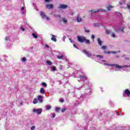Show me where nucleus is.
Returning a JSON list of instances; mask_svg holds the SVG:
<instances>
[{"instance_id": "19", "label": "nucleus", "mask_w": 130, "mask_h": 130, "mask_svg": "<svg viewBox=\"0 0 130 130\" xmlns=\"http://www.w3.org/2000/svg\"><path fill=\"white\" fill-rule=\"evenodd\" d=\"M32 35L34 38H35L36 39H37V38H38V36L37 35V34L33 33Z\"/></svg>"}, {"instance_id": "53", "label": "nucleus", "mask_w": 130, "mask_h": 130, "mask_svg": "<svg viewBox=\"0 0 130 130\" xmlns=\"http://www.w3.org/2000/svg\"><path fill=\"white\" fill-rule=\"evenodd\" d=\"M119 16H122V15H121V13H119Z\"/></svg>"}, {"instance_id": "30", "label": "nucleus", "mask_w": 130, "mask_h": 130, "mask_svg": "<svg viewBox=\"0 0 130 130\" xmlns=\"http://www.w3.org/2000/svg\"><path fill=\"white\" fill-rule=\"evenodd\" d=\"M59 110H60V108H56V109H55L56 112H58V111H59Z\"/></svg>"}, {"instance_id": "54", "label": "nucleus", "mask_w": 130, "mask_h": 130, "mask_svg": "<svg viewBox=\"0 0 130 130\" xmlns=\"http://www.w3.org/2000/svg\"><path fill=\"white\" fill-rule=\"evenodd\" d=\"M119 5H121V3L119 2Z\"/></svg>"}, {"instance_id": "31", "label": "nucleus", "mask_w": 130, "mask_h": 130, "mask_svg": "<svg viewBox=\"0 0 130 130\" xmlns=\"http://www.w3.org/2000/svg\"><path fill=\"white\" fill-rule=\"evenodd\" d=\"M20 29L21 30V31H22V32H24V31H25V28H24L23 27V26H21L20 28Z\"/></svg>"}, {"instance_id": "16", "label": "nucleus", "mask_w": 130, "mask_h": 130, "mask_svg": "<svg viewBox=\"0 0 130 130\" xmlns=\"http://www.w3.org/2000/svg\"><path fill=\"white\" fill-rule=\"evenodd\" d=\"M40 93L43 94H45V90H44V88H41L40 90Z\"/></svg>"}, {"instance_id": "27", "label": "nucleus", "mask_w": 130, "mask_h": 130, "mask_svg": "<svg viewBox=\"0 0 130 130\" xmlns=\"http://www.w3.org/2000/svg\"><path fill=\"white\" fill-rule=\"evenodd\" d=\"M101 48L103 50H105V49H106V48H107V46H102Z\"/></svg>"}, {"instance_id": "40", "label": "nucleus", "mask_w": 130, "mask_h": 130, "mask_svg": "<svg viewBox=\"0 0 130 130\" xmlns=\"http://www.w3.org/2000/svg\"><path fill=\"white\" fill-rule=\"evenodd\" d=\"M127 8L128 10H129V11H130V5H128L127 6Z\"/></svg>"}, {"instance_id": "17", "label": "nucleus", "mask_w": 130, "mask_h": 130, "mask_svg": "<svg viewBox=\"0 0 130 130\" xmlns=\"http://www.w3.org/2000/svg\"><path fill=\"white\" fill-rule=\"evenodd\" d=\"M77 21L79 23H80V22H82V18H81L79 16H78L77 17Z\"/></svg>"}, {"instance_id": "9", "label": "nucleus", "mask_w": 130, "mask_h": 130, "mask_svg": "<svg viewBox=\"0 0 130 130\" xmlns=\"http://www.w3.org/2000/svg\"><path fill=\"white\" fill-rule=\"evenodd\" d=\"M69 8V5L62 4L59 6V9H62V10H66Z\"/></svg>"}, {"instance_id": "32", "label": "nucleus", "mask_w": 130, "mask_h": 130, "mask_svg": "<svg viewBox=\"0 0 130 130\" xmlns=\"http://www.w3.org/2000/svg\"><path fill=\"white\" fill-rule=\"evenodd\" d=\"M47 63L49 65V66H51V61L48 60L47 61Z\"/></svg>"}, {"instance_id": "41", "label": "nucleus", "mask_w": 130, "mask_h": 130, "mask_svg": "<svg viewBox=\"0 0 130 130\" xmlns=\"http://www.w3.org/2000/svg\"><path fill=\"white\" fill-rule=\"evenodd\" d=\"M69 40L71 42V43H74V40H73L72 39H70Z\"/></svg>"}, {"instance_id": "44", "label": "nucleus", "mask_w": 130, "mask_h": 130, "mask_svg": "<svg viewBox=\"0 0 130 130\" xmlns=\"http://www.w3.org/2000/svg\"><path fill=\"white\" fill-rule=\"evenodd\" d=\"M51 1H52V0H45L46 3H49V2H51Z\"/></svg>"}, {"instance_id": "13", "label": "nucleus", "mask_w": 130, "mask_h": 130, "mask_svg": "<svg viewBox=\"0 0 130 130\" xmlns=\"http://www.w3.org/2000/svg\"><path fill=\"white\" fill-rule=\"evenodd\" d=\"M97 41L100 46H101L102 45V43H103V41H102L100 38H98Z\"/></svg>"}, {"instance_id": "1", "label": "nucleus", "mask_w": 130, "mask_h": 130, "mask_svg": "<svg viewBox=\"0 0 130 130\" xmlns=\"http://www.w3.org/2000/svg\"><path fill=\"white\" fill-rule=\"evenodd\" d=\"M104 64V66H108L109 67H113L116 72L118 71H120V72H121V71L129 72L130 71V65L121 66L117 64H109L107 63H105Z\"/></svg>"}, {"instance_id": "10", "label": "nucleus", "mask_w": 130, "mask_h": 130, "mask_svg": "<svg viewBox=\"0 0 130 130\" xmlns=\"http://www.w3.org/2000/svg\"><path fill=\"white\" fill-rule=\"evenodd\" d=\"M46 8L47 9H48L49 10H50V9H52L53 8V5L48 4V5H46Z\"/></svg>"}, {"instance_id": "51", "label": "nucleus", "mask_w": 130, "mask_h": 130, "mask_svg": "<svg viewBox=\"0 0 130 130\" xmlns=\"http://www.w3.org/2000/svg\"><path fill=\"white\" fill-rule=\"evenodd\" d=\"M70 14L71 16H73L74 15V12H71Z\"/></svg>"}, {"instance_id": "15", "label": "nucleus", "mask_w": 130, "mask_h": 130, "mask_svg": "<svg viewBox=\"0 0 130 130\" xmlns=\"http://www.w3.org/2000/svg\"><path fill=\"white\" fill-rule=\"evenodd\" d=\"M38 100L40 102V103H42V102H43V100H42V96H38Z\"/></svg>"}, {"instance_id": "4", "label": "nucleus", "mask_w": 130, "mask_h": 130, "mask_svg": "<svg viewBox=\"0 0 130 130\" xmlns=\"http://www.w3.org/2000/svg\"><path fill=\"white\" fill-rule=\"evenodd\" d=\"M99 12H104V13H106L107 11L105 9H100V10H98L97 11H95V10H90L89 11L90 13H91V15L93 16V14H95V13H98Z\"/></svg>"}, {"instance_id": "24", "label": "nucleus", "mask_w": 130, "mask_h": 130, "mask_svg": "<svg viewBox=\"0 0 130 130\" xmlns=\"http://www.w3.org/2000/svg\"><path fill=\"white\" fill-rule=\"evenodd\" d=\"M84 42H85L86 44H90V41L89 40H87L85 39V40H84Z\"/></svg>"}, {"instance_id": "12", "label": "nucleus", "mask_w": 130, "mask_h": 130, "mask_svg": "<svg viewBox=\"0 0 130 130\" xmlns=\"http://www.w3.org/2000/svg\"><path fill=\"white\" fill-rule=\"evenodd\" d=\"M52 38H51V40L54 41V42H56V37L53 35H51Z\"/></svg>"}, {"instance_id": "45", "label": "nucleus", "mask_w": 130, "mask_h": 130, "mask_svg": "<svg viewBox=\"0 0 130 130\" xmlns=\"http://www.w3.org/2000/svg\"><path fill=\"white\" fill-rule=\"evenodd\" d=\"M52 117H53V118H54V117H55V113L52 114Z\"/></svg>"}, {"instance_id": "36", "label": "nucleus", "mask_w": 130, "mask_h": 130, "mask_svg": "<svg viewBox=\"0 0 130 130\" xmlns=\"http://www.w3.org/2000/svg\"><path fill=\"white\" fill-rule=\"evenodd\" d=\"M85 32H86V33H89V32H90V30L85 28Z\"/></svg>"}, {"instance_id": "38", "label": "nucleus", "mask_w": 130, "mask_h": 130, "mask_svg": "<svg viewBox=\"0 0 130 130\" xmlns=\"http://www.w3.org/2000/svg\"><path fill=\"white\" fill-rule=\"evenodd\" d=\"M112 36L114 38H115V34H114V32L112 33Z\"/></svg>"}, {"instance_id": "49", "label": "nucleus", "mask_w": 130, "mask_h": 130, "mask_svg": "<svg viewBox=\"0 0 130 130\" xmlns=\"http://www.w3.org/2000/svg\"><path fill=\"white\" fill-rule=\"evenodd\" d=\"M5 40H6V41H9V38L6 37V38H5Z\"/></svg>"}, {"instance_id": "42", "label": "nucleus", "mask_w": 130, "mask_h": 130, "mask_svg": "<svg viewBox=\"0 0 130 130\" xmlns=\"http://www.w3.org/2000/svg\"><path fill=\"white\" fill-rule=\"evenodd\" d=\"M73 46H74V47H75V48H77V49H79V48H78V47H77V46H76L75 44H73Z\"/></svg>"}, {"instance_id": "3", "label": "nucleus", "mask_w": 130, "mask_h": 130, "mask_svg": "<svg viewBox=\"0 0 130 130\" xmlns=\"http://www.w3.org/2000/svg\"><path fill=\"white\" fill-rule=\"evenodd\" d=\"M121 27V26L119 25H115L114 26L113 30L116 32H124L123 29H124V27Z\"/></svg>"}, {"instance_id": "25", "label": "nucleus", "mask_w": 130, "mask_h": 130, "mask_svg": "<svg viewBox=\"0 0 130 130\" xmlns=\"http://www.w3.org/2000/svg\"><path fill=\"white\" fill-rule=\"evenodd\" d=\"M51 70H52V71H53V72L56 71V68H55V66L54 67H51Z\"/></svg>"}, {"instance_id": "28", "label": "nucleus", "mask_w": 130, "mask_h": 130, "mask_svg": "<svg viewBox=\"0 0 130 130\" xmlns=\"http://www.w3.org/2000/svg\"><path fill=\"white\" fill-rule=\"evenodd\" d=\"M42 86H43L44 87H47V84H46V83L45 82H43L42 83Z\"/></svg>"}, {"instance_id": "39", "label": "nucleus", "mask_w": 130, "mask_h": 130, "mask_svg": "<svg viewBox=\"0 0 130 130\" xmlns=\"http://www.w3.org/2000/svg\"><path fill=\"white\" fill-rule=\"evenodd\" d=\"M61 111V112H64L66 111V109H64V108L62 109Z\"/></svg>"}, {"instance_id": "18", "label": "nucleus", "mask_w": 130, "mask_h": 130, "mask_svg": "<svg viewBox=\"0 0 130 130\" xmlns=\"http://www.w3.org/2000/svg\"><path fill=\"white\" fill-rule=\"evenodd\" d=\"M57 57L58 59H64V58H66L63 55L58 56Z\"/></svg>"}, {"instance_id": "35", "label": "nucleus", "mask_w": 130, "mask_h": 130, "mask_svg": "<svg viewBox=\"0 0 130 130\" xmlns=\"http://www.w3.org/2000/svg\"><path fill=\"white\" fill-rule=\"evenodd\" d=\"M66 38H67V37L64 36L62 38V40L64 42V41H66Z\"/></svg>"}, {"instance_id": "52", "label": "nucleus", "mask_w": 130, "mask_h": 130, "mask_svg": "<svg viewBox=\"0 0 130 130\" xmlns=\"http://www.w3.org/2000/svg\"><path fill=\"white\" fill-rule=\"evenodd\" d=\"M102 61L103 62H106V61L105 60H102Z\"/></svg>"}, {"instance_id": "50", "label": "nucleus", "mask_w": 130, "mask_h": 130, "mask_svg": "<svg viewBox=\"0 0 130 130\" xmlns=\"http://www.w3.org/2000/svg\"><path fill=\"white\" fill-rule=\"evenodd\" d=\"M45 47H46L47 48H49V46H48V45H45Z\"/></svg>"}, {"instance_id": "2", "label": "nucleus", "mask_w": 130, "mask_h": 130, "mask_svg": "<svg viewBox=\"0 0 130 130\" xmlns=\"http://www.w3.org/2000/svg\"><path fill=\"white\" fill-rule=\"evenodd\" d=\"M82 52L83 53H84L87 56V57H90V58H94V57H95V59H96L98 60V61H99V62L101 63L102 61H100L101 60V59H102V58H103V56L101 55H92V53L89 52V51H87L86 50H82Z\"/></svg>"}, {"instance_id": "6", "label": "nucleus", "mask_w": 130, "mask_h": 130, "mask_svg": "<svg viewBox=\"0 0 130 130\" xmlns=\"http://www.w3.org/2000/svg\"><path fill=\"white\" fill-rule=\"evenodd\" d=\"M40 15H41L42 19H46L47 21H49V20H50V18H49V17L46 16V15H45V13H44V12L41 11Z\"/></svg>"}, {"instance_id": "47", "label": "nucleus", "mask_w": 130, "mask_h": 130, "mask_svg": "<svg viewBox=\"0 0 130 130\" xmlns=\"http://www.w3.org/2000/svg\"><path fill=\"white\" fill-rule=\"evenodd\" d=\"M59 101H60V102L62 103V102H63V99H60V100H59Z\"/></svg>"}, {"instance_id": "11", "label": "nucleus", "mask_w": 130, "mask_h": 130, "mask_svg": "<svg viewBox=\"0 0 130 130\" xmlns=\"http://www.w3.org/2000/svg\"><path fill=\"white\" fill-rule=\"evenodd\" d=\"M21 12L22 15L26 14V9H25V7H21Z\"/></svg>"}, {"instance_id": "14", "label": "nucleus", "mask_w": 130, "mask_h": 130, "mask_svg": "<svg viewBox=\"0 0 130 130\" xmlns=\"http://www.w3.org/2000/svg\"><path fill=\"white\" fill-rule=\"evenodd\" d=\"M124 94H126V95H127V96L130 95V91L128 90V89H126L124 91V92L123 93V96H124Z\"/></svg>"}, {"instance_id": "8", "label": "nucleus", "mask_w": 130, "mask_h": 130, "mask_svg": "<svg viewBox=\"0 0 130 130\" xmlns=\"http://www.w3.org/2000/svg\"><path fill=\"white\" fill-rule=\"evenodd\" d=\"M33 112L35 113H37L38 114H41L42 112V110L41 109H34Z\"/></svg>"}, {"instance_id": "29", "label": "nucleus", "mask_w": 130, "mask_h": 130, "mask_svg": "<svg viewBox=\"0 0 130 130\" xmlns=\"http://www.w3.org/2000/svg\"><path fill=\"white\" fill-rule=\"evenodd\" d=\"M87 92H88V93H86L87 95H90V94H91V90H90V89H87Z\"/></svg>"}, {"instance_id": "34", "label": "nucleus", "mask_w": 130, "mask_h": 130, "mask_svg": "<svg viewBox=\"0 0 130 130\" xmlns=\"http://www.w3.org/2000/svg\"><path fill=\"white\" fill-rule=\"evenodd\" d=\"M21 60H22V61H26V59L25 57H23V58H22L21 59Z\"/></svg>"}, {"instance_id": "7", "label": "nucleus", "mask_w": 130, "mask_h": 130, "mask_svg": "<svg viewBox=\"0 0 130 130\" xmlns=\"http://www.w3.org/2000/svg\"><path fill=\"white\" fill-rule=\"evenodd\" d=\"M79 79L78 80V82H81V81H86L87 78L86 76H82L81 74H79V76L78 77Z\"/></svg>"}, {"instance_id": "22", "label": "nucleus", "mask_w": 130, "mask_h": 130, "mask_svg": "<svg viewBox=\"0 0 130 130\" xmlns=\"http://www.w3.org/2000/svg\"><path fill=\"white\" fill-rule=\"evenodd\" d=\"M46 110H49V109H51V106L49 105L46 106Z\"/></svg>"}, {"instance_id": "56", "label": "nucleus", "mask_w": 130, "mask_h": 130, "mask_svg": "<svg viewBox=\"0 0 130 130\" xmlns=\"http://www.w3.org/2000/svg\"><path fill=\"white\" fill-rule=\"evenodd\" d=\"M78 90H80V88H77Z\"/></svg>"}, {"instance_id": "43", "label": "nucleus", "mask_w": 130, "mask_h": 130, "mask_svg": "<svg viewBox=\"0 0 130 130\" xmlns=\"http://www.w3.org/2000/svg\"><path fill=\"white\" fill-rule=\"evenodd\" d=\"M116 52H108L107 53H116Z\"/></svg>"}, {"instance_id": "21", "label": "nucleus", "mask_w": 130, "mask_h": 130, "mask_svg": "<svg viewBox=\"0 0 130 130\" xmlns=\"http://www.w3.org/2000/svg\"><path fill=\"white\" fill-rule=\"evenodd\" d=\"M32 103L33 104H37V103H38V100L37 99H34Z\"/></svg>"}, {"instance_id": "20", "label": "nucleus", "mask_w": 130, "mask_h": 130, "mask_svg": "<svg viewBox=\"0 0 130 130\" xmlns=\"http://www.w3.org/2000/svg\"><path fill=\"white\" fill-rule=\"evenodd\" d=\"M107 9L108 11H110V10H111V9H113V6H112L111 5H109V6H108L107 7Z\"/></svg>"}, {"instance_id": "23", "label": "nucleus", "mask_w": 130, "mask_h": 130, "mask_svg": "<svg viewBox=\"0 0 130 130\" xmlns=\"http://www.w3.org/2000/svg\"><path fill=\"white\" fill-rule=\"evenodd\" d=\"M106 34H110L111 33V30L106 29Z\"/></svg>"}, {"instance_id": "37", "label": "nucleus", "mask_w": 130, "mask_h": 130, "mask_svg": "<svg viewBox=\"0 0 130 130\" xmlns=\"http://www.w3.org/2000/svg\"><path fill=\"white\" fill-rule=\"evenodd\" d=\"M31 130H34L35 129V126H32L30 127Z\"/></svg>"}, {"instance_id": "26", "label": "nucleus", "mask_w": 130, "mask_h": 130, "mask_svg": "<svg viewBox=\"0 0 130 130\" xmlns=\"http://www.w3.org/2000/svg\"><path fill=\"white\" fill-rule=\"evenodd\" d=\"M62 21H63V23H64V24H67V23L68 22V20H67V19H66V18H62Z\"/></svg>"}, {"instance_id": "46", "label": "nucleus", "mask_w": 130, "mask_h": 130, "mask_svg": "<svg viewBox=\"0 0 130 130\" xmlns=\"http://www.w3.org/2000/svg\"><path fill=\"white\" fill-rule=\"evenodd\" d=\"M91 38H92V39H94V38H95V36H94V35H92Z\"/></svg>"}, {"instance_id": "55", "label": "nucleus", "mask_w": 130, "mask_h": 130, "mask_svg": "<svg viewBox=\"0 0 130 130\" xmlns=\"http://www.w3.org/2000/svg\"><path fill=\"white\" fill-rule=\"evenodd\" d=\"M128 29H130V25H129L128 26Z\"/></svg>"}, {"instance_id": "48", "label": "nucleus", "mask_w": 130, "mask_h": 130, "mask_svg": "<svg viewBox=\"0 0 130 130\" xmlns=\"http://www.w3.org/2000/svg\"><path fill=\"white\" fill-rule=\"evenodd\" d=\"M55 17H56L57 18H60V15H55Z\"/></svg>"}, {"instance_id": "5", "label": "nucleus", "mask_w": 130, "mask_h": 130, "mask_svg": "<svg viewBox=\"0 0 130 130\" xmlns=\"http://www.w3.org/2000/svg\"><path fill=\"white\" fill-rule=\"evenodd\" d=\"M78 41L81 43L85 42V37L78 36L77 37Z\"/></svg>"}, {"instance_id": "33", "label": "nucleus", "mask_w": 130, "mask_h": 130, "mask_svg": "<svg viewBox=\"0 0 130 130\" xmlns=\"http://www.w3.org/2000/svg\"><path fill=\"white\" fill-rule=\"evenodd\" d=\"M94 27H99V23H94Z\"/></svg>"}]
</instances>
